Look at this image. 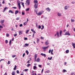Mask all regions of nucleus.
Returning <instances> with one entry per match:
<instances>
[{
  "label": "nucleus",
  "instance_id": "4",
  "mask_svg": "<svg viewBox=\"0 0 75 75\" xmlns=\"http://www.w3.org/2000/svg\"><path fill=\"white\" fill-rule=\"evenodd\" d=\"M57 35V37L59 38V32H57L56 34L54 35V37H56Z\"/></svg>",
  "mask_w": 75,
  "mask_h": 75
},
{
  "label": "nucleus",
  "instance_id": "62",
  "mask_svg": "<svg viewBox=\"0 0 75 75\" xmlns=\"http://www.w3.org/2000/svg\"><path fill=\"white\" fill-rule=\"evenodd\" d=\"M4 3H5V2H4V1H3L2 2V4H4Z\"/></svg>",
  "mask_w": 75,
  "mask_h": 75
},
{
  "label": "nucleus",
  "instance_id": "5",
  "mask_svg": "<svg viewBox=\"0 0 75 75\" xmlns=\"http://www.w3.org/2000/svg\"><path fill=\"white\" fill-rule=\"evenodd\" d=\"M65 35H70V33H69V32H66L65 34Z\"/></svg>",
  "mask_w": 75,
  "mask_h": 75
},
{
  "label": "nucleus",
  "instance_id": "2",
  "mask_svg": "<svg viewBox=\"0 0 75 75\" xmlns=\"http://www.w3.org/2000/svg\"><path fill=\"white\" fill-rule=\"evenodd\" d=\"M17 4L18 6H19V9L20 10L21 8V6H20V1H17Z\"/></svg>",
  "mask_w": 75,
  "mask_h": 75
},
{
  "label": "nucleus",
  "instance_id": "63",
  "mask_svg": "<svg viewBox=\"0 0 75 75\" xmlns=\"http://www.w3.org/2000/svg\"><path fill=\"white\" fill-rule=\"evenodd\" d=\"M4 75H7V73L6 72L5 74H4Z\"/></svg>",
  "mask_w": 75,
  "mask_h": 75
},
{
  "label": "nucleus",
  "instance_id": "49",
  "mask_svg": "<svg viewBox=\"0 0 75 75\" xmlns=\"http://www.w3.org/2000/svg\"><path fill=\"white\" fill-rule=\"evenodd\" d=\"M25 53H24L23 55V57H24V56H25Z\"/></svg>",
  "mask_w": 75,
  "mask_h": 75
},
{
  "label": "nucleus",
  "instance_id": "17",
  "mask_svg": "<svg viewBox=\"0 0 75 75\" xmlns=\"http://www.w3.org/2000/svg\"><path fill=\"white\" fill-rule=\"evenodd\" d=\"M19 13V11L18 10H16L15 12V14L16 15L17 13Z\"/></svg>",
  "mask_w": 75,
  "mask_h": 75
},
{
  "label": "nucleus",
  "instance_id": "40",
  "mask_svg": "<svg viewBox=\"0 0 75 75\" xmlns=\"http://www.w3.org/2000/svg\"><path fill=\"white\" fill-rule=\"evenodd\" d=\"M6 37H9V34L8 33H6Z\"/></svg>",
  "mask_w": 75,
  "mask_h": 75
},
{
  "label": "nucleus",
  "instance_id": "29",
  "mask_svg": "<svg viewBox=\"0 0 75 75\" xmlns=\"http://www.w3.org/2000/svg\"><path fill=\"white\" fill-rule=\"evenodd\" d=\"M29 31V30H26V31L25 33H26V34H28V33Z\"/></svg>",
  "mask_w": 75,
  "mask_h": 75
},
{
  "label": "nucleus",
  "instance_id": "26",
  "mask_svg": "<svg viewBox=\"0 0 75 75\" xmlns=\"http://www.w3.org/2000/svg\"><path fill=\"white\" fill-rule=\"evenodd\" d=\"M26 53H27V55H28V54H29V52H28V50H26Z\"/></svg>",
  "mask_w": 75,
  "mask_h": 75
},
{
  "label": "nucleus",
  "instance_id": "18",
  "mask_svg": "<svg viewBox=\"0 0 75 75\" xmlns=\"http://www.w3.org/2000/svg\"><path fill=\"white\" fill-rule=\"evenodd\" d=\"M62 30H60V32H59V34H60V36H62Z\"/></svg>",
  "mask_w": 75,
  "mask_h": 75
},
{
  "label": "nucleus",
  "instance_id": "48",
  "mask_svg": "<svg viewBox=\"0 0 75 75\" xmlns=\"http://www.w3.org/2000/svg\"><path fill=\"white\" fill-rule=\"evenodd\" d=\"M26 72L27 71H28V69H25L24 70Z\"/></svg>",
  "mask_w": 75,
  "mask_h": 75
},
{
  "label": "nucleus",
  "instance_id": "47",
  "mask_svg": "<svg viewBox=\"0 0 75 75\" xmlns=\"http://www.w3.org/2000/svg\"><path fill=\"white\" fill-rule=\"evenodd\" d=\"M16 72H17V74H19L20 73V72H19L18 70H17L16 71Z\"/></svg>",
  "mask_w": 75,
  "mask_h": 75
},
{
  "label": "nucleus",
  "instance_id": "31",
  "mask_svg": "<svg viewBox=\"0 0 75 75\" xmlns=\"http://www.w3.org/2000/svg\"><path fill=\"white\" fill-rule=\"evenodd\" d=\"M69 53V50H67L66 51V54H68V53Z\"/></svg>",
  "mask_w": 75,
  "mask_h": 75
},
{
  "label": "nucleus",
  "instance_id": "57",
  "mask_svg": "<svg viewBox=\"0 0 75 75\" xmlns=\"http://www.w3.org/2000/svg\"><path fill=\"white\" fill-rule=\"evenodd\" d=\"M51 50H50L49 51V53H50L51 52Z\"/></svg>",
  "mask_w": 75,
  "mask_h": 75
},
{
  "label": "nucleus",
  "instance_id": "24",
  "mask_svg": "<svg viewBox=\"0 0 75 75\" xmlns=\"http://www.w3.org/2000/svg\"><path fill=\"white\" fill-rule=\"evenodd\" d=\"M42 27V28H41V30H43L44 28V26L43 25H41Z\"/></svg>",
  "mask_w": 75,
  "mask_h": 75
},
{
  "label": "nucleus",
  "instance_id": "33",
  "mask_svg": "<svg viewBox=\"0 0 75 75\" xmlns=\"http://www.w3.org/2000/svg\"><path fill=\"white\" fill-rule=\"evenodd\" d=\"M29 10H30V8H28L26 9V11H29Z\"/></svg>",
  "mask_w": 75,
  "mask_h": 75
},
{
  "label": "nucleus",
  "instance_id": "46",
  "mask_svg": "<svg viewBox=\"0 0 75 75\" xmlns=\"http://www.w3.org/2000/svg\"><path fill=\"white\" fill-rule=\"evenodd\" d=\"M31 61V60H29L27 62V64H28L29 63H30V61Z\"/></svg>",
  "mask_w": 75,
  "mask_h": 75
},
{
  "label": "nucleus",
  "instance_id": "64",
  "mask_svg": "<svg viewBox=\"0 0 75 75\" xmlns=\"http://www.w3.org/2000/svg\"><path fill=\"white\" fill-rule=\"evenodd\" d=\"M51 55H53V52H51Z\"/></svg>",
  "mask_w": 75,
  "mask_h": 75
},
{
  "label": "nucleus",
  "instance_id": "51",
  "mask_svg": "<svg viewBox=\"0 0 75 75\" xmlns=\"http://www.w3.org/2000/svg\"><path fill=\"white\" fill-rule=\"evenodd\" d=\"M2 61H4V59H1V60H0V62Z\"/></svg>",
  "mask_w": 75,
  "mask_h": 75
},
{
  "label": "nucleus",
  "instance_id": "44",
  "mask_svg": "<svg viewBox=\"0 0 75 75\" xmlns=\"http://www.w3.org/2000/svg\"><path fill=\"white\" fill-rule=\"evenodd\" d=\"M36 68V66H34L33 67V69H35Z\"/></svg>",
  "mask_w": 75,
  "mask_h": 75
},
{
  "label": "nucleus",
  "instance_id": "36",
  "mask_svg": "<svg viewBox=\"0 0 75 75\" xmlns=\"http://www.w3.org/2000/svg\"><path fill=\"white\" fill-rule=\"evenodd\" d=\"M16 56V55H12V58H14V57H15Z\"/></svg>",
  "mask_w": 75,
  "mask_h": 75
},
{
  "label": "nucleus",
  "instance_id": "7",
  "mask_svg": "<svg viewBox=\"0 0 75 75\" xmlns=\"http://www.w3.org/2000/svg\"><path fill=\"white\" fill-rule=\"evenodd\" d=\"M37 54H35V57H34V59H35L34 62H35L36 61V59H37Z\"/></svg>",
  "mask_w": 75,
  "mask_h": 75
},
{
  "label": "nucleus",
  "instance_id": "30",
  "mask_svg": "<svg viewBox=\"0 0 75 75\" xmlns=\"http://www.w3.org/2000/svg\"><path fill=\"white\" fill-rule=\"evenodd\" d=\"M71 22H74L75 21V20H74V19H71Z\"/></svg>",
  "mask_w": 75,
  "mask_h": 75
},
{
  "label": "nucleus",
  "instance_id": "8",
  "mask_svg": "<svg viewBox=\"0 0 75 75\" xmlns=\"http://www.w3.org/2000/svg\"><path fill=\"white\" fill-rule=\"evenodd\" d=\"M47 48V47H42V49L43 50V51H45V50Z\"/></svg>",
  "mask_w": 75,
  "mask_h": 75
},
{
  "label": "nucleus",
  "instance_id": "25",
  "mask_svg": "<svg viewBox=\"0 0 75 75\" xmlns=\"http://www.w3.org/2000/svg\"><path fill=\"white\" fill-rule=\"evenodd\" d=\"M27 22H25L23 23L24 25H27Z\"/></svg>",
  "mask_w": 75,
  "mask_h": 75
},
{
  "label": "nucleus",
  "instance_id": "20",
  "mask_svg": "<svg viewBox=\"0 0 75 75\" xmlns=\"http://www.w3.org/2000/svg\"><path fill=\"white\" fill-rule=\"evenodd\" d=\"M47 11H48V12H50L51 11V9L49 8H47Z\"/></svg>",
  "mask_w": 75,
  "mask_h": 75
},
{
  "label": "nucleus",
  "instance_id": "9",
  "mask_svg": "<svg viewBox=\"0 0 75 75\" xmlns=\"http://www.w3.org/2000/svg\"><path fill=\"white\" fill-rule=\"evenodd\" d=\"M71 44L73 47L74 48H75V43L73 42H72Z\"/></svg>",
  "mask_w": 75,
  "mask_h": 75
},
{
  "label": "nucleus",
  "instance_id": "27",
  "mask_svg": "<svg viewBox=\"0 0 75 75\" xmlns=\"http://www.w3.org/2000/svg\"><path fill=\"white\" fill-rule=\"evenodd\" d=\"M41 28V25H39V26H38V29H40V28Z\"/></svg>",
  "mask_w": 75,
  "mask_h": 75
},
{
  "label": "nucleus",
  "instance_id": "34",
  "mask_svg": "<svg viewBox=\"0 0 75 75\" xmlns=\"http://www.w3.org/2000/svg\"><path fill=\"white\" fill-rule=\"evenodd\" d=\"M11 40H10V41H9V45H11Z\"/></svg>",
  "mask_w": 75,
  "mask_h": 75
},
{
  "label": "nucleus",
  "instance_id": "32",
  "mask_svg": "<svg viewBox=\"0 0 75 75\" xmlns=\"http://www.w3.org/2000/svg\"><path fill=\"white\" fill-rule=\"evenodd\" d=\"M30 66H31V64H28L27 65V67H29Z\"/></svg>",
  "mask_w": 75,
  "mask_h": 75
},
{
  "label": "nucleus",
  "instance_id": "15",
  "mask_svg": "<svg viewBox=\"0 0 75 75\" xmlns=\"http://www.w3.org/2000/svg\"><path fill=\"white\" fill-rule=\"evenodd\" d=\"M4 20H1V22L0 23H1V24H3V23H4Z\"/></svg>",
  "mask_w": 75,
  "mask_h": 75
},
{
  "label": "nucleus",
  "instance_id": "59",
  "mask_svg": "<svg viewBox=\"0 0 75 75\" xmlns=\"http://www.w3.org/2000/svg\"><path fill=\"white\" fill-rule=\"evenodd\" d=\"M45 45H47V41H46L45 43Z\"/></svg>",
  "mask_w": 75,
  "mask_h": 75
},
{
  "label": "nucleus",
  "instance_id": "19",
  "mask_svg": "<svg viewBox=\"0 0 75 75\" xmlns=\"http://www.w3.org/2000/svg\"><path fill=\"white\" fill-rule=\"evenodd\" d=\"M40 42V39L37 38V43L38 44Z\"/></svg>",
  "mask_w": 75,
  "mask_h": 75
},
{
  "label": "nucleus",
  "instance_id": "16",
  "mask_svg": "<svg viewBox=\"0 0 75 75\" xmlns=\"http://www.w3.org/2000/svg\"><path fill=\"white\" fill-rule=\"evenodd\" d=\"M8 13H12V14H13V13H14V12H13V11L11 10H10L9 11H8Z\"/></svg>",
  "mask_w": 75,
  "mask_h": 75
},
{
  "label": "nucleus",
  "instance_id": "58",
  "mask_svg": "<svg viewBox=\"0 0 75 75\" xmlns=\"http://www.w3.org/2000/svg\"><path fill=\"white\" fill-rule=\"evenodd\" d=\"M71 4H74L75 3V2L74 1H72V2L71 3Z\"/></svg>",
  "mask_w": 75,
  "mask_h": 75
},
{
  "label": "nucleus",
  "instance_id": "55",
  "mask_svg": "<svg viewBox=\"0 0 75 75\" xmlns=\"http://www.w3.org/2000/svg\"><path fill=\"white\" fill-rule=\"evenodd\" d=\"M12 8H14V9H16L17 8L16 7H13Z\"/></svg>",
  "mask_w": 75,
  "mask_h": 75
},
{
  "label": "nucleus",
  "instance_id": "37",
  "mask_svg": "<svg viewBox=\"0 0 75 75\" xmlns=\"http://www.w3.org/2000/svg\"><path fill=\"white\" fill-rule=\"evenodd\" d=\"M5 43L6 44H7V43H8V40H5Z\"/></svg>",
  "mask_w": 75,
  "mask_h": 75
},
{
  "label": "nucleus",
  "instance_id": "60",
  "mask_svg": "<svg viewBox=\"0 0 75 75\" xmlns=\"http://www.w3.org/2000/svg\"><path fill=\"white\" fill-rule=\"evenodd\" d=\"M0 28H3V27L2 26L0 25Z\"/></svg>",
  "mask_w": 75,
  "mask_h": 75
},
{
  "label": "nucleus",
  "instance_id": "54",
  "mask_svg": "<svg viewBox=\"0 0 75 75\" xmlns=\"http://www.w3.org/2000/svg\"><path fill=\"white\" fill-rule=\"evenodd\" d=\"M44 71V69H42V71H41V73L42 74V72H43V71Z\"/></svg>",
  "mask_w": 75,
  "mask_h": 75
},
{
  "label": "nucleus",
  "instance_id": "53",
  "mask_svg": "<svg viewBox=\"0 0 75 75\" xmlns=\"http://www.w3.org/2000/svg\"><path fill=\"white\" fill-rule=\"evenodd\" d=\"M17 35V34H15L14 35V37H16Z\"/></svg>",
  "mask_w": 75,
  "mask_h": 75
},
{
  "label": "nucleus",
  "instance_id": "52",
  "mask_svg": "<svg viewBox=\"0 0 75 75\" xmlns=\"http://www.w3.org/2000/svg\"><path fill=\"white\" fill-rule=\"evenodd\" d=\"M28 21H29V20H28V18H27V21H26V22H28Z\"/></svg>",
  "mask_w": 75,
  "mask_h": 75
},
{
  "label": "nucleus",
  "instance_id": "41",
  "mask_svg": "<svg viewBox=\"0 0 75 75\" xmlns=\"http://www.w3.org/2000/svg\"><path fill=\"white\" fill-rule=\"evenodd\" d=\"M40 38L42 39V40H44V38L41 36L40 37Z\"/></svg>",
  "mask_w": 75,
  "mask_h": 75
},
{
  "label": "nucleus",
  "instance_id": "6",
  "mask_svg": "<svg viewBox=\"0 0 75 75\" xmlns=\"http://www.w3.org/2000/svg\"><path fill=\"white\" fill-rule=\"evenodd\" d=\"M69 7V6H64V9L65 10H68V8Z\"/></svg>",
  "mask_w": 75,
  "mask_h": 75
},
{
  "label": "nucleus",
  "instance_id": "61",
  "mask_svg": "<svg viewBox=\"0 0 75 75\" xmlns=\"http://www.w3.org/2000/svg\"><path fill=\"white\" fill-rule=\"evenodd\" d=\"M32 37L33 38H34V34H33L32 36Z\"/></svg>",
  "mask_w": 75,
  "mask_h": 75
},
{
  "label": "nucleus",
  "instance_id": "13",
  "mask_svg": "<svg viewBox=\"0 0 75 75\" xmlns=\"http://www.w3.org/2000/svg\"><path fill=\"white\" fill-rule=\"evenodd\" d=\"M28 45H29L27 43H26L23 46V47H27V46H28Z\"/></svg>",
  "mask_w": 75,
  "mask_h": 75
},
{
  "label": "nucleus",
  "instance_id": "21",
  "mask_svg": "<svg viewBox=\"0 0 75 75\" xmlns=\"http://www.w3.org/2000/svg\"><path fill=\"white\" fill-rule=\"evenodd\" d=\"M52 57H51L50 58L48 57V59H49V60H51V59H52Z\"/></svg>",
  "mask_w": 75,
  "mask_h": 75
},
{
  "label": "nucleus",
  "instance_id": "56",
  "mask_svg": "<svg viewBox=\"0 0 75 75\" xmlns=\"http://www.w3.org/2000/svg\"><path fill=\"white\" fill-rule=\"evenodd\" d=\"M22 26H23V24H21L19 25V26L20 27H22Z\"/></svg>",
  "mask_w": 75,
  "mask_h": 75
},
{
  "label": "nucleus",
  "instance_id": "42",
  "mask_svg": "<svg viewBox=\"0 0 75 75\" xmlns=\"http://www.w3.org/2000/svg\"><path fill=\"white\" fill-rule=\"evenodd\" d=\"M10 64V61H9L8 62L7 64L8 65H9Z\"/></svg>",
  "mask_w": 75,
  "mask_h": 75
},
{
  "label": "nucleus",
  "instance_id": "50",
  "mask_svg": "<svg viewBox=\"0 0 75 75\" xmlns=\"http://www.w3.org/2000/svg\"><path fill=\"white\" fill-rule=\"evenodd\" d=\"M38 67L40 68H41V65H38Z\"/></svg>",
  "mask_w": 75,
  "mask_h": 75
},
{
  "label": "nucleus",
  "instance_id": "38",
  "mask_svg": "<svg viewBox=\"0 0 75 75\" xmlns=\"http://www.w3.org/2000/svg\"><path fill=\"white\" fill-rule=\"evenodd\" d=\"M12 75H15V72H12Z\"/></svg>",
  "mask_w": 75,
  "mask_h": 75
},
{
  "label": "nucleus",
  "instance_id": "43",
  "mask_svg": "<svg viewBox=\"0 0 75 75\" xmlns=\"http://www.w3.org/2000/svg\"><path fill=\"white\" fill-rule=\"evenodd\" d=\"M24 40H28L27 38L25 37L24 38Z\"/></svg>",
  "mask_w": 75,
  "mask_h": 75
},
{
  "label": "nucleus",
  "instance_id": "22",
  "mask_svg": "<svg viewBox=\"0 0 75 75\" xmlns=\"http://www.w3.org/2000/svg\"><path fill=\"white\" fill-rule=\"evenodd\" d=\"M16 68H17V66H16V65H15V67L14 68H13V70H16Z\"/></svg>",
  "mask_w": 75,
  "mask_h": 75
},
{
  "label": "nucleus",
  "instance_id": "12",
  "mask_svg": "<svg viewBox=\"0 0 75 75\" xmlns=\"http://www.w3.org/2000/svg\"><path fill=\"white\" fill-rule=\"evenodd\" d=\"M40 55L42 56H44V57H46V55H45V54H44L42 53L40 54Z\"/></svg>",
  "mask_w": 75,
  "mask_h": 75
},
{
  "label": "nucleus",
  "instance_id": "35",
  "mask_svg": "<svg viewBox=\"0 0 75 75\" xmlns=\"http://www.w3.org/2000/svg\"><path fill=\"white\" fill-rule=\"evenodd\" d=\"M7 9V8H5L3 10V12H4Z\"/></svg>",
  "mask_w": 75,
  "mask_h": 75
},
{
  "label": "nucleus",
  "instance_id": "10",
  "mask_svg": "<svg viewBox=\"0 0 75 75\" xmlns=\"http://www.w3.org/2000/svg\"><path fill=\"white\" fill-rule=\"evenodd\" d=\"M29 1L30 0H27L26 1V3L28 4V6H29L30 4Z\"/></svg>",
  "mask_w": 75,
  "mask_h": 75
},
{
  "label": "nucleus",
  "instance_id": "11",
  "mask_svg": "<svg viewBox=\"0 0 75 75\" xmlns=\"http://www.w3.org/2000/svg\"><path fill=\"white\" fill-rule=\"evenodd\" d=\"M18 33H19V35H21V34H23V31H19Z\"/></svg>",
  "mask_w": 75,
  "mask_h": 75
},
{
  "label": "nucleus",
  "instance_id": "28",
  "mask_svg": "<svg viewBox=\"0 0 75 75\" xmlns=\"http://www.w3.org/2000/svg\"><path fill=\"white\" fill-rule=\"evenodd\" d=\"M63 72H67V70L65 69H63Z\"/></svg>",
  "mask_w": 75,
  "mask_h": 75
},
{
  "label": "nucleus",
  "instance_id": "23",
  "mask_svg": "<svg viewBox=\"0 0 75 75\" xmlns=\"http://www.w3.org/2000/svg\"><path fill=\"white\" fill-rule=\"evenodd\" d=\"M57 15L59 17V16H61L62 15L61 13H57Z\"/></svg>",
  "mask_w": 75,
  "mask_h": 75
},
{
  "label": "nucleus",
  "instance_id": "1",
  "mask_svg": "<svg viewBox=\"0 0 75 75\" xmlns=\"http://www.w3.org/2000/svg\"><path fill=\"white\" fill-rule=\"evenodd\" d=\"M33 3H35V5L34 6V8H38V1H37V0H34L33 1Z\"/></svg>",
  "mask_w": 75,
  "mask_h": 75
},
{
  "label": "nucleus",
  "instance_id": "14",
  "mask_svg": "<svg viewBox=\"0 0 75 75\" xmlns=\"http://www.w3.org/2000/svg\"><path fill=\"white\" fill-rule=\"evenodd\" d=\"M40 58H37V60H36V62H40Z\"/></svg>",
  "mask_w": 75,
  "mask_h": 75
},
{
  "label": "nucleus",
  "instance_id": "45",
  "mask_svg": "<svg viewBox=\"0 0 75 75\" xmlns=\"http://www.w3.org/2000/svg\"><path fill=\"white\" fill-rule=\"evenodd\" d=\"M19 19H20V18H19L18 17L16 18V20H18Z\"/></svg>",
  "mask_w": 75,
  "mask_h": 75
},
{
  "label": "nucleus",
  "instance_id": "3",
  "mask_svg": "<svg viewBox=\"0 0 75 75\" xmlns=\"http://www.w3.org/2000/svg\"><path fill=\"white\" fill-rule=\"evenodd\" d=\"M44 13V11H41L39 12V13H38V16H41L42 13Z\"/></svg>",
  "mask_w": 75,
  "mask_h": 75
},
{
  "label": "nucleus",
  "instance_id": "39",
  "mask_svg": "<svg viewBox=\"0 0 75 75\" xmlns=\"http://www.w3.org/2000/svg\"><path fill=\"white\" fill-rule=\"evenodd\" d=\"M22 15H25V13L24 12H22Z\"/></svg>",
  "mask_w": 75,
  "mask_h": 75
}]
</instances>
